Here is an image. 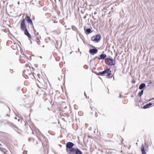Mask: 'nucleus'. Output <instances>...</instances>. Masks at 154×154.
<instances>
[{"label": "nucleus", "mask_w": 154, "mask_h": 154, "mask_svg": "<svg viewBox=\"0 0 154 154\" xmlns=\"http://www.w3.org/2000/svg\"><path fill=\"white\" fill-rule=\"evenodd\" d=\"M89 53L92 55H94L97 53L98 50L96 48H93L90 49L89 51Z\"/></svg>", "instance_id": "39448f33"}, {"label": "nucleus", "mask_w": 154, "mask_h": 154, "mask_svg": "<svg viewBox=\"0 0 154 154\" xmlns=\"http://www.w3.org/2000/svg\"><path fill=\"white\" fill-rule=\"evenodd\" d=\"M24 103H26L29 102V103L30 104V102L28 98H26L24 100Z\"/></svg>", "instance_id": "5701e85b"}, {"label": "nucleus", "mask_w": 154, "mask_h": 154, "mask_svg": "<svg viewBox=\"0 0 154 154\" xmlns=\"http://www.w3.org/2000/svg\"><path fill=\"white\" fill-rule=\"evenodd\" d=\"M45 99V101L47 99V98H46L45 99Z\"/></svg>", "instance_id": "603ef678"}, {"label": "nucleus", "mask_w": 154, "mask_h": 154, "mask_svg": "<svg viewBox=\"0 0 154 154\" xmlns=\"http://www.w3.org/2000/svg\"><path fill=\"white\" fill-rule=\"evenodd\" d=\"M23 105L26 108H30L31 107V104L29 103H24L23 104Z\"/></svg>", "instance_id": "f3484780"}, {"label": "nucleus", "mask_w": 154, "mask_h": 154, "mask_svg": "<svg viewBox=\"0 0 154 154\" xmlns=\"http://www.w3.org/2000/svg\"><path fill=\"white\" fill-rule=\"evenodd\" d=\"M32 28L34 31V33L35 34V33H36V30L35 29L34 27V26H33V25H32Z\"/></svg>", "instance_id": "a878e982"}, {"label": "nucleus", "mask_w": 154, "mask_h": 154, "mask_svg": "<svg viewBox=\"0 0 154 154\" xmlns=\"http://www.w3.org/2000/svg\"><path fill=\"white\" fill-rule=\"evenodd\" d=\"M75 144L71 142H68L66 145V151L67 154H83L78 148L74 147Z\"/></svg>", "instance_id": "f257e3e1"}, {"label": "nucleus", "mask_w": 154, "mask_h": 154, "mask_svg": "<svg viewBox=\"0 0 154 154\" xmlns=\"http://www.w3.org/2000/svg\"><path fill=\"white\" fill-rule=\"evenodd\" d=\"M95 116H96V117H97V114L96 113V114H95Z\"/></svg>", "instance_id": "49530a36"}, {"label": "nucleus", "mask_w": 154, "mask_h": 154, "mask_svg": "<svg viewBox=\"0 0 154 154\" xmlns=\"http://www.w3.org/2000/svg\"><path fill=\"white\" fill-rule=\"evenodd\" d=\"M90 108H91V110H92V107L91 106H90Z\"/></svg>", "instance_id": "6e6d98bb"}, {"label": "nucleus", "mask_w": 154, "mask_h": 154, "mask_svg": "<svg viewBox=\"0 0 154 154\" xmlns=\"http://www.w3.org/2000/svg\"><path fill=\"white\" fill-rule=\"evenodd\" d=\"M72 29L74 31L77 32V31L78 30V29H77L74 26H72Z\"/></svg>", "instance_id": "4be33fe9"}, {"label": "nucleus", "mask_w": 154, "mask_h": 154, "mask_svg": "<svg viewBox=\"0 0 154 154\" xmlns=\"http://www.w3.org/2000/svg\"><path fill=\"white\" fill-rule=\"evenodd\" d=\"M56 44L55 45V47L56 48H57L58 47V41L57 40H56Z\"/></svg>", "instance_id": "bb28decb"}, {"label": "nucleus", "mask_w": 154, "mask_h": 154, "mask_svg": "<svg viewBox=\"0 0 154 154\" xmlns=\"http://www.w3.org/2000/svg\"><path fill=\"white\" fill-rule=\"evenodd\" d=\"M10 72H11V70L13 71V70L11 69H10Z\"/></svg>", "instance_id": "052dcab7"}, {"label": "nucleus", "mask_w": 154, "mask_h": 154, "mask_svg": "<svg viewBox=\"0 0 154 154\" xmlns=\"http://www.w3.org/2000/svg\"><path fill=\"white\" fill-rule=\"evenodd\" d=\"M107 70L108 71H107L106 73L107 74L106 77L108 79H111L112 78V77H111V75H112V71L110 70V68H107Z\"/></svg>", "instance_id": "6e6552de"}, {"label": "nucleus", "mask_w": 154, "mask_h": 154, "mask_svg": "<svg viewBox=\"0 0 154 154\" xmlns=\"http://www.w3.org/2000/svg\"><path fill=\"white\" fill-rule=\"evenodd\" d=\"M101 38V36L100 34H97L95 36H92L91 37V40L92 41L95 42L96 43L98 42H100Z\"/></svg>", "instance_id": "20e7f679"}, {"label": "nucleus", "mask_w": 154, "mask_h": 154, "mask_svg": "<svg viewBox=\"0 0 154 154\" xmlns=\"http://www.w3.org/2000/svg\"><path fill=\"white\" fill-rule=\"evenodd\" d=\"M23 74H25V73H26V74H28V75H30V74H31V75H32L34 77V78H35V77L34 75V74H35L34 72H31L30 73H27V71L25 70L24 71H23ZM26 75H27L26 74Z\"/></svg>", "instance_id": "aec40b11"}, {"label": "nucleus", "mask_w": 154, "mask_h": 154, "mask_svg": "<svg viewBox=\"0 0 154 154\" xmlns=\"http://www.w3.org/2000/svg\"><path fill=\"white\" fill-rule=\"evenodd\" d=\"M153 104V103L151 102H149V103L146 104V105H144L143 107V109H145L149 108H150L151 106Z\"/></svg>", "instance_id": "ddd939ff"}, {"label": "nucleus", "mask_w": 154, "mask_h": 154, "mask_svg": "<svg viewBox=\"0 0 154 154\" xmlns=\"http://www.w3.org/2000/svg\"><path fill=\"white\" fill-rule=\"evenodd\" d=\"M2 146V145L1 143H0V146Z\"/></svg>", "instance_id": "e2e57ef3"}, {"label": "nucleus", "mask_w": 154, "mask_h": 154, "mask_svg": "<svg viewBox=\"0 0 154 154\" xmlns=\"http://www.w3.org/2000/svg\"><path fill=\"white\" fill-rule=\"evenodd\" d=\"M90 113V114H92V112H91Z\"/></svg>", "instance_id": "69168bd1"}, {"label": "nucleus", "mask_w": 154, "mask_h": 154, "mask_svg": "<svg viewBox=\"0 0 154 154\" xmlns=\"http://www.w3.org/2000/svg\"><path fill=\"white\" fill-rule=\"evenodd\" d=\"M27 151L26 150H24L23 152V154H27Z\"/></svg>", "instance_id": "c85d7f7f"}, {"label": "nucleus", "mask_w": 154, "mask_h": 154, "mask_svg": "<svg viewBox=\"0 0 154 154\" xmlns=\"http://www.w3.org/2000/svg\"><path fill=\"white\" fill-rule=\"evenodd\" d=\"M106 62L105 63L109 66H114L116 63L115 59H113L112 58L109 56L106 59Z\"/></svg>", "instance_id": "7ed1b4c3"}, {"label": "nucleus", "mask_w": 154, "mask_h": 154, "mask_svg": "<svg viewBox=\"0 0 154 154\" xmlns=\"http://www.w3.org/2000/svg\"><path fill=\"white\" fill-rule=\"evenodd\" d=\"M152 100H154V98H152Z\"/></svg>", "instance_id": "774afa93"}, {"label": "nucleus", "mask_w": 154, "mask_h": 154, "mask_svg": "<svg viewBox=\"0 0 154 154\" xmlns=\"http://www.w3.org/2000/svg\"><path fill=\"white\" fill-rule=\"evenodd\" d=\"M58 145L60 147V148H61L62 147V146L61 145L59 144H58Z\"/></svg>", "instance_id": "58836bf2"}, {"label": "nucleus", "mask_w": 154, "mask_h": 154, "mask_svg": "<svg viewBox=\"0 0 154 154\" xmlns=\"http://www.w3.org/2000/svg\"><path fill=\"white\" fill-rule=\"evenodd\" d=\"M20 4V3L19 2H18V5H19V4Z\"/></svg>", "instance_id": "0e129e2a"}, {"label": "nucleus", "mask_w": 154, "mask_h": 154, "mask_svg": "<svg viewBox=\"0 0 154 154\" xmlns=\"http://www.w3.org/2000/svg\"><path fill=\"white\" fill-rule=\"evenodd\" d=\"M147 82H148V84H150L152 83V81L151 80H148Z\"/></svg>", "instance_id": "cd10ccee"}, {"label": "nucleus", "mask_w": 154, "mask_h": 154, "mask_svg": "<svg viewBox=\"0 0 154 154\" xmlns=\"http://www.w3.org/2000/svg\"><path fill=\"white\" fill-rule=\"evenodd\" d=\"M8 123H9V124L10 125L11 127H13V128H15V129H18V127L17 126H16V125H14V124H13V123H12L11 122Z\"/></svg>", "instance_id": "6ab92c4d"}, {"label": "nucleus", "mask_w": 154, "mask_h": 154, "mask_svg": "<svg viewBox=\"0 0 154 154\" xmlns=\"http://www.w3.org/2000/svg\"><path fill=\"white\" fill-rule=\"evenodd\" d=\"M15 119H17V117H15Z\"/></svg>", "instance_id": "680f3d73"}, {"label": "nucleus", "mask_w": 154, "mask_h": 154, "mask_svg": "<svg viewBox=\"0 0 154 154\" xmlns=\"http://www.w3.org/2000/svg\"><path fill=\"white\" fill-rule=\"evenodd\" d=\"M72 52H73V51H72V52H71L70 53V54H71L72 53Z\"/></svg>", "instance_id": "13d9d810"}, {"label": "nucleus", "mask_w": 154, "mask_h": 154, "mask_svg": "<svg viewBox=\"0 0 154 154\" xmlns=\"http://www.w3.org/2000/svg\"><path fill=\"white\" fill-rule=\"evenodd\" d=\"M66 108H67V106H66L64 108V109H66Z\"/></svg>", "instance_id": "5fc2aeb1"}, {"label": "nucleus", "mask_w": 154, "mask_h": 154, "mask_svg": "<svg viewBox=\"0 0 154 154\" xmlns=\"http://www.w3.org/2000/svg\"><path fill=\"white\" fill-rule=\"evenodd\" d=\"M21 53H22V55H23V56H20V59L19 60H20V63H24L25 62H23V61H22V59H21V58H22V57L24 58L25 57H26V56L24 54V53L23 52V54H22V52L21 51Z\"/></svg>", "instance_id": "a211bd4d"}, {"label": "nucleus", "mask_w": 154, "mask_h": 154, "mask_svg": "<svg viewBox=\"0 0 154 154\" xmlns=\"http://www.w3.org/2000/svg\"><path fill=\"white\" fill-rule=\"evenodd\" d=\"M143 90H141L138 93L137 96L138 97H140L143 94Z\"/></svg>", "instance_id": "412c9836"}, {"label": "nucleus", "mask_w": 154, "mask_h": 154, "mask_svg": "<svg viewBox=\"0 0 154 154\" xmlns=\"http://www.w3.org/2000/svg\"><path fill=\"white\" fill-rule=\"evenodd\" d=\"M25 31L24 32L25 35L27 36L29 39H31L32 38V36L29 33L26 27L25 29Z\"/></svg>", "instance_id": "9d476101"}, {"label": "nucleus", "mask_w": 154, "mask_h": 154, "mask_svg": "<svg viewBox=\"0 0 154 154\" xmlns=\"http://www.w3.org/2000/svg\"><path fill=\"white\" fill-rule=\"evenodd\" d=\"M100 57L98 58V59L99 60H105V63H106V57L107 56L106 54H100L99 55Z\"/></svg>", "instance_id": "0eeeda50"}, {"label": "nucleus", "mask_w": 154, "mask_h": 154, "mask_svg": "<svg viewBox=\"0 0 154 154\" xmlns=\"http://www.w3.org/2000/svg\"><path fill=\"white\" fill-rule=\"evenodd\" d=\"M28 66H27V64H26L25 65V66H24V67H28Z\"/></svg>", "instance_id": "ea45409f"}, {"label": "nucleus", "mask_w": 154, "mask_h": 154, "mask_svg": "<svg viewBox=\"0 0 154 154\" xmlns=\"http://www.w3.org/2000/svg\"><path fill=\"white\" fill-rule=\"evenodd\" d=\"M92 72L95 74L96 75H97V73L98 72H97L96 71H93V70H92Z\"/></svg>", "instance_id": "7c9ffc66"}, {"label": "nucleus", "mask_w": 154, "mask_h": 154, "mask_svg": "<svg viewBox=\"0 0 154 154\" xmlns=\"http://www.w3.org/2000/svg\"><path fill=\"white\" fill-rule=\"evenodd\" d=\"M94 14L95 15L96 14H97V12L96 11H95L94 12Z\"/></svg>", "instance_id": "09e8293b"}, {"label": "nucleus", "mask_w": 154, "mask_h": 154, "mask_svg": "<svg viewBox=\"0 0 154 154\" xmlns=\"http://www.w3.org/2000/svg\"><path fill=\"white\" fill-rule=\"evenodd\" d=\"M85 33L86 35H89L92 32V31L90 28H86L85 26H84Z\"/></svg>", "instance_id": "423d86ee"}, {"label": "nucleus", "mask_w": 154, "mask_h": 154, "mask_svg": "<svg viewBox=\"0 0 154 154\" xmlns=\"http://www.w3.org/2000/svg\"><path fill=\"white\" fill-rule=\"evenodd\" d=\"M29 40H30V44H32V41H31V39H29Z\"/></svg>", "instance_id": "37998d69"}, {"label": "nucleus", "mask_w": 154, "mask_h": 154, "mask_svg": "<svg viewBox=\"0 0 154 154\" xmlns=\"http://www.w3.org/2000/svg\"><path fill=\"white\" fill-rule=\"evenodd\" d=\"M25 31L24 32L25 35L27 36L29 39H31L32 38V36L29 33L26 27L25 29Z\"/></svg>", "instance_id": "9b49d317"}, {"label": "nucleus", "mask_w": 154, "mask_h": 154, "mask_svg": "<svg viewBox=\"0 0 154 154\" xmlns=\"http://www.w3.org/2000/svg\"><path fill=\"white\" fill-rule=\"evenodd\" d=\"M9 6H10V7L11 8V7H12V5H9Z\"/></svg>", "instance_id": "864d4df0"}, {"label": "nucleus", "mask_w": 154, "mask_h": 154, "mask_svg": "<svg viewBox=\"0 0 154 154\" xmlns=\"http://www.w3.org/2000/svg\"><path fill=\"white\" fill-rule=\"evenodd\" d=\"M7 116H10L9 114H7Z\"/></svg>", "instance_id": "de8ad7c7"}, {"label": "nucleus", "mask_w": 154, "mask_h": 154, "mask_svg": "<svg viewBox=\"0 0 154 154\" xmlns=\"http://www.w3.org/2000/svg\"><path fill=\"white\" fill-rule=\"evenodd\" d=\"M113 80H115L114 77L113 76Z\"/></svg>", "instance_id": "4d7b16f0"}, {"label": "nucleus", "mask_w": 154, "mask_h": 154, "mask_svg": "<svg viewBox=\"0 0 154 154\" xmlns=\"http://www.w3.org/2000/svg\"><path fill=\"white\" fill-rule=\"evenodd\" d=\"M20 89H21V87L20 86L18 87L17 88V89L18 91H19Z\"/></svg>", "instance_id": "c756f323"}, {"label": "nucleus", "mask_w": 154, "mask_h": 154, "mask_svg": "<svg viewBox=\"0 0 154 154\" xmlns=\"http://www.w3.org/2000/svg\"><path fill=\"white\" fill-rule=\"evenodd\" d=\"M35 36L38 35V32L36 33V34L35 33Z\"/></svg>", "instance_id": "c9c22d12"}, {"label": "nucleus", "mask_w": 154, "mask_h": 154, "mask_svg": "<svg viewBox=\"0 0 154 154\" xmlns=\"http://www.w3.org/2000/svg\"><path fill=\"white\" fill-rule=\"evenodd\" d=\"M140 150L142 154H146L145 149L144 146L143 144H142L140 148Z\"/></svg>", "instance_id": "4468645a"}, {"label": "nucleus", "mask_w": 154, "mask_h": 154, "mask_svg": "<svg viewBox=\"0 0 154 154\" xmlns=\"http://www.w3.org/2000/svg\"><path fill=\"white\" fill-rule=\"evenodd\" d=\"M136 82V81L135 80H132L131 81V82L133 84L135 83Z\"/></svg>", "instance_id": "2f4dec72"}, {"label": "nucleus", "mask_w": 154, "mask_h": 154, "mask_svg": "<svg viewBox=\"0 0 154 154\" xmlns=\"http://www.w3.org/2000/svg\"><path fill=\"white\" fill-rule=\"evenodd\" d=\"M25 31L24 32L25 35L27 36L29 39H31L32 38V36L29 33L26 27L25 29Z\"/></svg>", "instance_id": "1a4fd4ad"}, {"label": "nucleus", "mask_w": 154, "mask_h": 154, "mask_svg": "<svg viewBox=\"0 0 154 154\" xmlns=\"http://www.w3.org/2000/svg\"><path fill=\"white\" fill-rule=\"evenodd\" d=\"M119 98H122V97H121V95H120L119 96Z\"/></svg>", "instance_id": "8fccbe9b"}, {"label": "nucleus", "mask_w": 154, "mask_h": 154, "mask_svg": "<svg viewBox=\"0 0 154 154\" xmlns=\"http://www.w3.org/2000/svg\"><path fill=\"white\" fill-rule=\"evenodd\" d=\"M10 72H11V70L13 71V70L11 69H10Z\"/></svg>", "instance_id": "bf43d9fd"}, {"label": "nucleus", "mask_w": 154, "mask_h": 154, "mask_svg": "<svg viewBox=\"0 0 154 154\" xmlns=\"http://www.w3.org/2000/svg\"><path fill=\"white\" fill-rule=\"evenodd\" d=\"M84 95H85V97H86V98H87V96L86 94V93H85H85H84Z\"/></svg>", "instance_id": "473e14b6"}, {"label": "nucleus", "mask_w": 154, "mask_h": 154, "mask_svg": "<svg viewBox=\"0 0 154 154\" xmlns=\"http://www.w3.org/2000/svg\"><path fill=\"white\" fill-rule=\"evenodd\" d=\"M53 22H54V23H57V22L56 21H55V20Z\"/></svg>", "instance_id": "4c0bfd02"}, {"label": "nucleus", "mask_w": 154, "mask_h": 154, "mask_svg": "<svg viewBox=\"0 0 154 154\" xmlns=\"http://www.w3.org/2000/svg\"><path fill=\"white\" fill-rule=\"evenodd\" d=\"M124 141V140L123 139H122V141Z\"/></svg>", "instance_id": "338daca9"}, {"label": "nucleus", "mask_w": 154, "mask_h": 154, "mask_svg": "<svg viewBox=\"0 0 154 154\" xmlns=\"http://www.w3.org/2000/svg\"><path fill=\"white\" fill-rule=\"evenodd\" d=\"M107 70V68L105 69L102 71H100L98 72L97 75L103 76L104 74H106Z\"/></svg>", "instance_id": "f8f14e48"}, {"label": "nucleus", "mask_w": 154, "mask_h": 154, "mask_svg": "<svg viewBox=\"0 0 154 154\" xmlns=\"http://www.w3.org/2000/svg\"><path fill=\"white\" fill-rule=\"evenodd\" d=\"M98 58H99V57H97V56H96L93 59H91L90 60V63L91 62V61H93V60L94 61L96 59H98Z\"/></svg>", "instance_id": "b1692460"}, {"label": "nucleus", "mask_w": 154, "mask_h": 154, "mask_svg": "<svg viewBox=\"0 0 154 154\" xmlns=\"http://www.w3.org/2000/svg\"><path fill=\"white\" fill-rule=\"evenodd\" d=\"M146 86V84L144 83H141L140 84L139 87V89L142 90Z\"/></svg>", "instance_id": "dca6fc26"}, {"label": "nucleus", "mask_w": 154, "mask_h": 154, "mask_svg": "<svg viewBox=\"0 0 154 154\" xmlns=\"http://www.w3.org/2000/svg\"><path fill=\"white\" fill-rule=\"evenodd\" d=\"M111 75V77H112H112H113V76H114V74H113H113H112V75Z\"/></svg>", "instance_id": "a19ab883"}, {"label": "nucleus", "mask_w": 154, "mask_h": 154, "mask_svg": "<svg viewBox=\"0 0 154 154\" xmlns=\"http://www.w3.org/2000/svg\"><path fill=\"white\" fill-rule=\"evenodd\" d=\"M31 138H28V141L29 142H30L31 141Z\"/></svg>", "instance_id": "f704fd0d"}, {"label": "nucleus", "mask_w": 154, "mask_h": 154, "mask_svg": "<svg viewBox=\"0 0 154 154\" xmlns=\"http://www.w3.org/2000/svg\"><path fill=\"white\" fill-rule=\"evenodd\" d=\"M85 66H86V67H87L86 68V69H87L88 68V66L86 65H85L84 66V67H85Z\"/></svg>", "instance_id": "e433bc0d"}, {"label": "nucleus", "mask_w": 154, "mask_h": 154, "mask_svg": "<svg viewBox=\"0 0 154 154\" xmlns=\"http://www.w3.org/2000/svg\"><path fill=\"white\" fill-rule=\"evenodd\" d=\"M25 20H26L27 23L30 24L31 25H33V23L32 19L28 15L26 14L25 18L23 19L21 22L20 28L22 31H23L26 28Z\"/></svg>", "instance_id": "f03ea898"}, {"label": "nucleus", "mask_w": 154, "mask_h": 154, "mask_svg": "<svg viewBox=\"0 0 154 154\" xmlns=\"http://www.w3.org/2000/svg\"><path fill=\"white\" fill-rule=\"evenodd\" d=\"M112 153V152H109L108 153V154H111Z\"/></svg>", "instance_id": "72a5a7b5"}, {"label": "nucleus", "mask_w": 154, "mask_h": 154, "mask_svg": "<svg viewBox=\"0 0 154 154\" xmlns=\"http://www.w3.org/2000/svg\"><path fill=\"white\" fill-rule=\"evenodd\" d=\"M91 47H92V48H95V47H94V46H93V45L91 46Z\"/></svg>", "instance_id": "3c124183"}, {"label": "nucleus", "mask_w": 154, "mask_h": 154, "mask_svg": "<svg viewBox=\"0 0 154 154\" xmlns=\"http://www.w3.org/2000/svg\"><path fill=\"white\" fill-rule=\"evenodd\" d=\"M35 67H37L38 66V65L37 64H36L35 65Z\"/></svg>", "instance_id": "79ce46f5"}, {"label": "nucleus", "mask_w": 154, "mask_h": 154, "mask_svg": "<svg viewBox=\"0 0 154 154\" xmlns=\"http://www.w3.org/2000/svg\"><path fill=\"white\" fill-rule=\"evenodd\" d=\"M4 149L2 147H0V150L2 152L4 153L5 154L6 152L5 151L3 150Z\"/></svg>", "instance_id": "393cba45"}, {"label": "nucleus", "mask_w": 154, "mask_h": 154, "mask_svg": "<svg viewBox=\"0 0 154 154\" xmlns=\"http://www.w3.org/2000/svg\"><path fill=\"white\" fill-rule=\"evenodd\" d=\"M152 100V99H150L148 101H151Z\"/></svg>", "instance_id": "a18cd8bd"}, {"label": "nucleus", "mask_w": 154, "mask_h": 154, "mask_svg": "<svg viewBox=\"0 0 154 154\" xmlns=\"http://www.w3.org/2000/svg\"><path fill=\"white\" fill-rule=\"evenodd\" d=\"M20 118H19V119H18V121H20Z\"/></svg>", "instance_id": "c03bdc74"}, {"label": "nucleus", "mask_w": 154, "mask_h": 154, "mask_svg": "<svg viewBox=\"0 0 154 154\" xmlns=\"http://www.w3.org/2000/svg\"><path fill=\"white\" fill-rule=\"evenodd\" d=\"M35 38V41H36V42L37 44L39 45H40V40L39 39V37H32V39L33 40V38Z\"/></svg>", "instance_id": "2eb2a0df"}]
</instances>
